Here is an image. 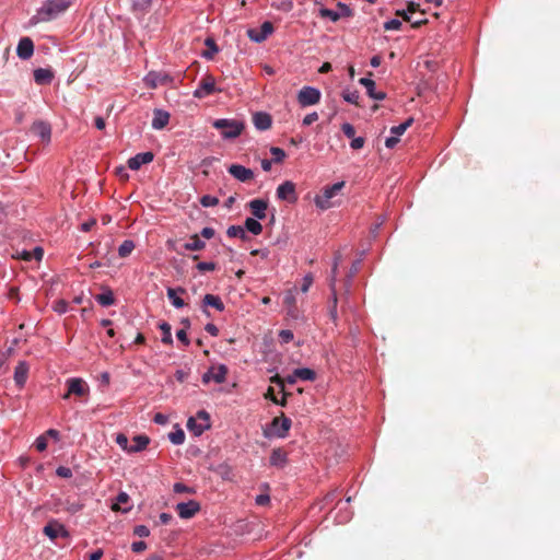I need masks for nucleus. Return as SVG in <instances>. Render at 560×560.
Segmentation results:
<instances>
[{"label":"nucleus","instance_id":"f257e3e1","mask_svg":"<svg viewBox=\"0 0 560 560\" xmlns=\"http://www.w3.org/2000/svg\"><path fill=\"white\" fill-rule=\"evenodd\" d=\"M72 4V0H46L33 18L35 22H48L56 19Z\"/></svg>","mask_w":560,"mask_h":560},{"label":"nucleus","instance_id":"f03ea898","mask_svg":"<svg viewBox=\"0 0 560 560\" xmlns=\"http://www.w3.org/2000/svg\"><path fill=\"white\" fill-rule=\"evenodd\" d=\"M213 128L221 130V135L225 139H234L238 137L245 128L244 122L234 119H217L212 124Z\"/></svg>","mask_w":560,"mask_h":560},{"label":"nucleus","instance_id":"7ed1b4c3","mask_svg":"<svg viewBox=\"0 0 560 560\" xmlns=\"http://www.w3.org/2000/svg\"><path fill=\"white\" fill-rule=\"evenodd\" d=\"M345 182L336 183L329 187H325L319 195H316L314 202L317 208L327 210L335 206L332 198L337 196L343 188Z\"/></svg>","mask_w":560,"mask_h":560},{"label":"nucleus","instance_id":"20e7f679","mask_svg":"<svg viewBox=\"0 0 560 560\" xmlns=\"http://www.w3.org/2000/svg\"><path fill=\"white\" fill-rule=\"evenodd\" d=\"M320 91L313 86H304L298 93V102L302 107L312 106L320 101Z\"/></svg>","mask_w":560,"mask_h":560},{"label":"nucleus","instance_id":"39448f33","mask_svg":"<svg viewBox=\"0 0 560 560\" xmlns=\"http://www.w3.org/2000/svg\"><path fill=\"white\" fill-rule=\"evenodd\" d=\"M214 92H217L215 79L212 74L207 73L201 78L199 85L194 91L192 95L194 97L201 100L213 94Z\"/></svg>","mask_w":560,"mask_h":560},{"label":"nucleus","instance_id":"423d86ee","mask_svg":"<svg viewBox=\"0 0 560 560\" xmlns=\"http://www.w3.org/2000/svg\"><path fill=\"white\" fill-rule=\"evenodd\" d=\"M228 372V366L224 364L212 365L202 375V383L208 384L210 381H214L217 384H222L226 380Z\"/></svg>","mask_w":560,"mask_h":560},{"label":"nucleus","instance_id":"0eeeda50","mask_svg":"<svg viewBox=\"0 0 560 560\" xmlns=\"http://www.w3.org/2000/svg\"><path fill=\"white\" fill-rule=\"evenodd\" d=\"M66 384H67L68 390L63 395V399H68L71 395L81 397L89 393V386L82 378L71 377V378L67 380Z\"/></svg>","mask_w":560,"mask_h":560},{"label":"nucleus","instance_id":"6e6552de","mask_svg":"<svg viewBox=\"0 0 560 560\" xmlns=\"http://www.w3.org/2000/svg\"><path fill=\"white\" fill-rule=\"evenodd\" d=\"M273 30L275 28H273L272 23L269 21H266L261 24L259 30L249 28L247 31V36L249 37L250 40H253L255 43H262L264 40L267 39V37L269 35L272 34Z\"/></svg>","mask_w":560,"mask_h":560},{"label":"nucleus","instance_id":"1a4fd4ad","mask_svg":"<svg viewBox=\"0 0 560 560\" xmlns=\"http://www.w3.org/2000/svg\"><path fill=\"white\" fill-rule=\"evenodd\" d=\"M276 194L278 199L288 201L290 203H293L298 200L295 184L290 180H287L279 185Z\"/></svg>","mask_w":560,"mask_h":560},{"label":"nucleus","instance_id":"9d476101","mask_svg":"<svg viewBox=\"0 0 560 560\" xmlns=\"http://www.w3.org/2000/svg\"><path fill=\"white\" fill-rule=\"evenodd\" d=\"M337 269H338V260H335V264L331 269V277L329 280V288L331 290V305L329 306V316L330 318L336 322L337 320V292H336V276H337Z\"/></svg>","mask_w":560,"mask_h":560},{"label":"nucleus","instance_id":"9b49d317","mask_svg":"<svg viewBox=\"0 0 560 560\" xmlns=\"http://www.w3.org/2000/svg\"><path fill=\"white\" fill-rule=\"evenodd\" d=\"M179 517L188 520L194 517L200 511L199 502L190 500L188 502H180L175 506Z\"/></svg>","mask_w":560,"mask_h":560},{"label":"nucleus","instance_id":"f8f14e48","mask_svg":"<svg viewBox=\"0 0 560 560\" xmlns=\"http://www.w3.org/2000/svg\"><path fill=\"white\" fill-rule=\"evenodd\" d=\"M173 79L164 72L151 71L144 78V83L151 89H156L160 85L172 83Z\"/></svg>","mask_w":560,"mask_h":560},{"label":"nucleus","instance_id":"ddd939ff","mask_svg":"<svg viewBox=\"0 0 560 560\" xmlns=\"http://www.w3.org/2000/svg\"><path fill=\"white\" fill-rule=\"evenodd\" d=\"M31 131L35 136L40 138V140L44 143H49L50 142V139H51V126H50V124H48L46 121H43V120L35 121V122H33V125L31 127Z\"/></svg>","mask_w":560,"mask_h":560},{"label":"nucleus","instance_id":"4468645a","mask_svg":"<svg viewBox=\"0 0 560 560\" xmlns=\"http://www.w3.org/2000/svg\"><path fill=\"white\" fill-rule=\"evenodd\" d=\"M291 419L287 418L283 413L280 417L273 418L271 422L273 434L284 438L291 428Z\"/></svg>","mask_w":560,"mask_h":560},{"label":"nucleus","instance_id":"2eb2a0df","mask_svg":"<svg viewBox=\"0 0 560 560\" xmlns=\"http://www.w3.org/2000/svg\"><path fill=\"white\" fill-rule=\"evenodd\" d=\"M228 171L234 178L242 183L250 182L254 178V172L240 164H232Z\"/></svg>","mask_w":560,"mask_h":560},{"label":"nucleus","instance_id":"dca6fc26","mask_svg":"<svg viewBox=\"0 0 560 560\" xmlns=\"http://www.w3.org/2000/svg\"><path fill=\"white\" fill-rule=\"evenodd\" d=\"M18 56L23 59H30L34 54V43L30 37H22L16 48Z\"/></svg>","mask_w":560,"mask_h":560},{"label":"nucleus","instance_id":"f3484780","mask_svg":"<svg viewBox=\"0 0 560 560\" xmlns=\"http://www.w3.org/2000/svg\"><path fill=\"white\" fill-rule=\"evenodd\" d=\"M153 159H154V155L152 152L148 151V152L138 153L128 160V167L130 170L137 171L142 165L152 162Z\"/></svg>","mask_w":560,"mask_h":560},{"label":"nucleus","instance_id":"a211bd4d","mask_svg":"<svg viewBox=\"0 0 560 560\" xmlns=\"http://www.w3.org/2000/svg\"><path fill=\"white\" fill-rule=\"evenodd\" d=\"M248 207L256 219L262 220L266 218V210L268 208V202L266 200L253 199L248 202Z\"/></svg>","mask_w":560,"mask_h":560},{"label":"nucleus","instance_id":"6ab92c4d","mask_svg":"<svg viewBox=\"0 0 560 560\" xmlns=\"http://www.w3.org/2000/svg\"><path fill=\"white\" fill-rule=\"evenodd\" d=\"M253 124L258 130L265 131L271 128L272 118L267 113L258 112L253 116Z\"/></svg>","mask_w":560,"mask_h":560},{"label":"nucleus","instance_id":"aec40b11","mask_svg":"<svg viewBox=\"0 0 560 560\" xmlns=\"http://www.w3.org/2000/svg\"><path fill=\"white\" fill-rule=\"evenodd\" d=\"M359 83L362 84L366 89L368 95L371 98L382 101L386 97V93L375 91V82L372 79L361 78L359 80Z\"/></svg>","mask_w":560,"mask_h":560},{"label":"nucleus","instance_id":"412c9836","mask_svg":"<svg viewBox=\"0 0 560 560\" xmlns=\"http://www.w3.org/2000/svg\"><path fill=\"white\" fill-rule=\"evenodd\" d=\"M28 375V365L25 361H20L14 370V381L15 384L20 387H22Z\"/></svg>","mask_w":560,"mask_h":560},{"label":"nucleus","instance_id":"4be33fe9","mask_svg":"<svg viewBox=\"0 0 560 560\" xmlns=\"http://www.w3.org/2000/svg\"><path fill=\"white\" fill-rule=\"evenodd\" d=\"M170 121V114L162 109H155L152 119V127L154 129H163Z\"/></svg>","mask_w":560,"mask_h":560},{"label":"nucleus","instance_id":"5701e85b","mask_svg":"<svg viewBox=\"0 0 560 560\" xmlns=\"http://www.w3.org/2000/svg\"><path fill=\"white\" fill-rule=\"evenodd\" d=\"M54 78V73L49 69L38 68L34 70V80L37 84H49Z\"/></svg>","mask_w":560,"mask_h":560},{"label":"nucleus","instance_id":"b1692460","mask_svg":"<svg viewBox=\"0 0 560 560\" xmlns=\"http://www.w3.org/2000/svg\"><path fill=\"white\" fill-rule=\"evenodd\" d=\"M187 428L196 436H199L205 432V430L210 428V422H198L196 418H189L187 421Z\"/></svg>","mask_w":560,"mask_h":560},{"label":"nucleus","instance_id":"393cba45","mask_svg":"<svg viewBox=\"0 0 560 560\" xmlns=\"http://www.w3.org/2000/svg\"><path fill=\"white\" fill-rule=\"evenodd\" d=\"M130 444L129 453L141 452L147 448L150 443V439L147 435H136Z\"/></svg>","mask_w":560,"mask_h":560},{"label":"nucleus","instance_id":"a878e982","mask_svg":"<svg viewBox=\"0 0 560 560\" xmlns=\"http://www.w3.org/2000/svg\"><path fill=\"white\" fill-rule=\"evenodd\" d=\"M269 460L272 466L283 467L287 463V453L281 448H275Z\"/></svg>","mask_w":560,"mask_h":560},{"label":"nucleus","instance_id":"bb28decb","mask_svg":"<svg viewBox=\"0 0 560 560\" xmlns=\"http://www.w3.org/2000/svg\"><path fill=\"white\" fill-rule=\"evenodd\" d=\"M202 302H203L205 306H212L219 312L224 311V304H223L222 300L220 299V296H218V295L206 294L203 296Z\"/></svg>","mask_w":560,"mask_h":560},{"label":"nucleus","instance_id":"cd10ccee","mask_svg":"<svg viewBox=\"0 0 560 560\" xmlns=\"http://www.w3.org/2000/svg\"><path fill=\"white\" fill-rule=\"evenodd\" d=\"M178 292L185 293V290L183 288H177V289L168 288L167 289V298L171 300L172 304L175 307L180 308L185 305V302L182 298H179L177 295Z\"/></svg>","mask_w":560,"mask_h":560},{"label":"nucleus","instance_id":"c85d7f7f","mask_svg":"<svg viewBox=\"0 0 560 560\" xmlns=\"http://www.w3.org/2000/svg\"><path fill=\"white\" fill-rule=\"evenodd\" d=\"M205 246V242L200 240L198 234L191 235L189 242L184 244L186 250H201Z\"/></svg>","mask_w":560,"mask_h":560},{"label":"nucleus","instance_id":"c756f323","mask_svg":"<svg viewBox=\"0 0 560 560\" xmlns=\"http://www.w3.org/2000/svg\"><path fill=\"white\" fill-rule=\"evenodd\" d=\"M244 229L250 232L254 235H259L262 232V225L259 223L258 219L247 218L244 223Z\"/></svg>","mask_w":560,"mask_h":560},{"label":"nucleus","instance_id":"7c9ffc66","mask_svg":"<svg viewBox=\"0 0 560 560\" xmlns=\"http://www.w3.org/2000/svg\"><path fill=\"white\" fill-rule=\"evenodd\" d=\"M129 501V495L126 492H120L117 498L116 502L112 505L113 511H122L128 512L130 508H122V504H127Z\"/></svg>","mask_w":560,"mask_h":560},{"label":"nucleus","instance_id":"2f4dec72","mask_svg":"<svg viewBox=\"0 0 560 560\" xmlns=\"http://www.w3.org/2000/svg\"><path fill=\"white\" fill-rule=\"evenodd\" d=\"M95 300L103 306H110L115 303V298L112 290H106L104 293L97 294Z\"/></svg>","mask_w":560,"mask_h":560},{"label":"nucleus","instance_id":"473e14b6","mask_svg":"<svg viewBox=\"0 0 560 560\" xmlns=\"http://www.w3.org/2000/svg\"><path fill=\"white\" fill-rule=\"evenodd\" d=\"M295 376L302 381H314L316 378V373L314 370L308 368L295 369Z\"/></svg>","mask_w":560,"mask_h":560},{"label":"nucleus","instance_id":"72a5a7b5","mask_svg":"<svg viewBox=\"0 0 560 560\" xmlns=\"http://www.w3.org/2000/svg\"><path fill=\"white\" fill-rule=\"evenodd\" d=\"M159 328L161 329L163 336H162V342L165 345H172L173 338L171 332V325L166 322H162L159 324Z\"/></svg>","mask_w":560,"mask_h":560},{"label":"nucleus","instance_id":"f704fd0d","mask_svg":"<svg viewBox=\"0 0 560 560\" xmlns=\"http://www.w3.org/2000/svg\"><path fill=\"white\" fill-rule=\"evenodd\" d=\"M133 249H135V243L130 240H126L118 247V254L120 257L124 258V257L129 256Z\"/></svg>","mask_w":560,"mask_h":560},{"label":"nucleus","instance_id":"c9c22d12","mask_svg":"<svg viewBox=\"0 0 560 560\" xmlns=\"http://www.w3.org/2000/svg\"><path fill=\"white\" fill-rule=\"evenodd\" d=\"M228 236L230 237H240L245 240L247 237L245 229L241 225H231L226 231Z\"/></svg>","mask_w":560,"mask_h":560},{"label":"nucleus","instance_id":"e433bc0d","mask_svg":"<svg viewBox=\"0 0 560 560\" xmlns=\"http://www.w3.org/2000/svg\"><path fill=\"white\" fill-rule=\"evenodd\" d=\"M62 529V526L60 525H57V524H48L44 527V533L45 535H47L49 538L51 539H55L58 537L59 535V532Z\"/></svg>","mask_w":560,"mask_h":560},{"label":"nucleus","instance_id":"4c0bfd02","mask_svg":"<svg viewBox=\"0 0 560 560\" xmlns=\"http://www.w3.org/2000/svg\"><path fill=\"white\" fill-rule=\"evenodd\" d=\"M412 121H413L412 118H409L405 122H402V124H400L398 126L392 127L390 132L394 136L399 137V136H401L408 129V127L411 126Z\"/></svg>","mask_w":560,"mask_h":560},{"label":"nucleus","instance_id":"58836bf2","mask_svg":"<svg viewBox=\"0 0 560 560\" xmlns=\"http://www.w3.org/2000/svg\"><path fill=\"white\" fill-rule=\"evenodd\" d=\"M170 441L175 445H180L185 441V433L182 429H177L168 434Z\"/></svg>","mask_w":560,"mask_h":560},{"label":"nucleus","instance_id":"ea45409f","mask_svg":"<svg viewBox=\"0 0 560 560\" xmlns=\"http://www.w3.org/2000/svg\"><path fill=\"white\" fill-rule=\"evenodd\" d=\"M342 97L346 102L348 103H351V104H354V105H359V92L358 91H345L342 93Z\"/></svg>","mask_w":560,"mask_h":560},{"label":"nucleus","instance_id":"a19ab883","mask_svg":"<svg viewBox=\"0 0 560 560\" xmlns=\"http://www.w3.org/2000/svg\"><path fill=\"white\" fill-rule=\"evenodd\" d=\"M319 15L322 18L330 19L332 22H336L341 18V14H339L337 11H334V10H330L327 8H322L319 10Z\"/></svg>","mask_w":560,"mask_h":560},{"label":"nucleus","instance_id":"79ce46f5","mask_svg":"<svg viewBox=\"0 0 560 560\" xmlns=\"http://www.w3.org/2000/svg\"><path fill=\"white\" fill-rule=\"evenodd\" d=\"M116 443L126 452L129 453L130 444L126 434L118 433L115 439Z\"/></svg>","mask_w":560,"mask_h":560},{"label":"nucleus","instance_id":"37998d69","mask_svg":"<svg viewBox=\"0 0 560 560\" xmlns=\"http://www.w3.org/2000/svg\"><path fill=\"white\" fill-rule=\"evenodd\" d=\"M270 153L272 154L273 162L276 163H281L285 158V152L278 147H272L270 149Z\"/></svg>","mask_w":560,"mask_h":560},{"label":"nucleus","instance_id":"c03bdc74","mask_svg":"<svg viewBox=\"0 0 560 560\" xmlns=\"http://www.w3.org/2000/svg\"><path fill=\"white\" fill-rule=\"evenodd\" d=\"M200 203L203 206V207H214L219 203V199L214 196H210V195H205L201 197L200 199Z\"/></svg>","mask_w":560,"mask_h":560},{"label":"nucleus","instance_id":"a18cd8bd","mask_svg":"<svg viewBox=\"0 0 560 560\" xmlns=\"http://www.w3.org/2000/svg\"><path fill=\"white\" fill-rule=\"evenodd\" d=\"M402 26L401 21L399 20H390L384 23V30L385 31H399Z\"/></svg>","mask_w":560,"mask_h":560},{"label":"nucleus","instance_id":"49530a36","mask_svg":"<svg viewBox=\"0 0 560 560\" xmlns=\"http://www.w3.org/2000/svg\"><path fill=\"white\" fill-rule=\"evenodd\" d=\"M52 308L55 312L63 314L68 311V302L65 300H57L55 301Z\"/></svg>","mask_w":560,"mask_h":560},{"label":"nucleus","instance_id":"de8ad7c7","mask_svg":"<svg viewBox=\"0 0 560 560\" xmlns=\"http://www.w3.org/2000/svg\"><path fill=\"white\" fill-rule=\"evenodd\" d=\"M173 490L175 493H195V490L182 482H177L174 485Z\"/></svg>","mask_w":560,"mask_h":560},{"label":"nucleus","instance_id":"09e8293b","mask_svg":"<svg viewBox=\"0 0 560 560\" xmlns=\"http://www.w3.org/2000/svg\"><path fill=\"white\" fill-rule=\"evenodd\" d=\"M197 269L201 272H205V271H212L215 269V264L212 262V261H202V262H199L197 266Z\"/></svg>","mask_w":560,"mask_h":560},{"label":"nucleus","instance_id":"8fccbe9b","mask_svg":"<svg viewBox=\"0 0 560 560\" xmlns=\"http://www.w3.org/2000/svg\"><path fill=\"white\" fill-rule=\"evenodd\" d=\"M35 447L38 452H44L47 448L46 435H40L35 441Z\"/></svg>","mask_w":560,"mask_h":560},{"label":"nucleus","instance_id":"3c124183","mask_svg":"<svg viewBox=\"0 0 560 560\" xmlns=\"http://www.w3.org/2000/svg\"><path fill=\"white\" fill-rule=\"evenodd\" d=\"M133 534L139 537H148L150 535V529L145 525H137L133 529Z\"/></svg>","mask_w":560,"mask_h":560},{"label":"nucleus","instance_id":"603ef678","mask_svg":"<svg viewBox=\"0 0 560 560\" xmlns=\"http://www.w3.org/2000/svg\"><path fill=\"white\" fill-rule=\"evenodd\" d=\"M341 130L342 132L345 133L346 137L348 138H353L354 135H355V129L354 127L349 124V122H345L342 126H341Z\"/></svg>","mask_w":560,"mask_h":560},{"label":"nucleus","instance_id":"864d4df0","mask_svg":"<svg viewBox=\"0 0 560 560\" xmlns=\"http://www.w3.org/2000/svg\"><path fill=\"white\" fill-rule=\"evenodd\" d=\"M279 338L281 342L288 343L293 339V332L289 329H283L279 332Z\"/></svg>","mask_w":560,"mask_h":560},{"label":"nucleus","instance_id":"5fc2aeb1","mask_svg":"<svg viewBox=\"0 0 560 560\" xmlns=\"http://www.w3.org/2000/svg\"><path fill=\"white\" fill-rule=\"evenodd\" d=\"M337 7L339 9L338 13L341 14V16H352L353 12L347 4L339 2Z\"/></svg>","mask_w":560,"mask_h":560},{"label":"nucleus","instance_id":"6e6d98bb","mask_svg":"<svg viewBox=\"0 0 560 560\" xmlns=\"http://www.w3.org/2000/svg\"><path fill=\"white\" fill-rule=\"evenodd\" d=\"M56 474H57V476H59L61 478H70V477H72L71 469L68 468V467H65V466L58 467L57 470H56Z\"/></svg>","mask_w":560,"mask_h":560},{"label":"nucleus","instance_id":"4d7b16f0","mask_svg":"<svg viewBox=\"0 0 560 560\" xmlns=\"http://www.w3.org/2000/svg\"><path fill=\"white\" fill-rule=\"evenodd\" d=\"M313 283V277L311 273L306 275L304 278H303V283H302V287H301V291L303 293H306L310 289V287L312 285Z\"/></svg>","mask_w":560,"mask_h":560},{"label":"nucleus","instance_id":"13d9d810","mask_svg":"<svg viewBox=\"0 0 560 560\" xmlns=\"http://www.w3.org/2000/svg\"><path fill=\"white\" fill-rule=\"evenodd\" d=\"M365 143V140L364 138L362 137H358V138H352V141L350 143V147L353 149V150H359V149H362L363 145Z\"/></svg>","mask_w":560,"mask_h":560},{"label":"nucleus","instance_id":"bf43d9fd","mask_svg":"<svg viewBox=\"0 0 560 560\" xmlns=\"http://www.w3.org/2000/svg\"><path fill=\"white\" fill-rule=\"evenodd\" d=\"M318 119V114L316 112H313L311 114H307L303 119V125L310 126L313 122H315Z\"/></svg>","mask_w":560,"mask_h":560},{"label":"nucleus","instance_id":"052dcab7","mask_svg":"<svg viewBox=\"0 0 560 560\" xmlns=\"http://www.w3.org/2000/svg\"><path fill=\"white\" fill-rule=\"evenodd\" d=\"M145 549H147V544L144 541H141V540L140 541H135L131 545V550L133 552H137V553L142 552Z\"/></svg>","mask_w":560,"mask_h":560},{"label":"nucleus","instance_id":"680f3d73","mask_svg":"<svg viewBox=\"0 0 560 560\" xmlns=\"http://www.w3.org/2000/svg\"><path fill=\"white\" fill-rule=\"evenodd\" d=\"M176 337L179 341H182L185 346H188L189 345V339L187 337V332H186V329L183 328V329H179L177 330L176 332Z\"/></svg>","mask_w":560,"mask_h":560},{"label":"nucleus","instance_id":"e2e57ef3","mask_svg":"<svg viewBox=\"0 0 560 560\" xmlns=\"http://www.w3.org/2000/svg\"><path fill=\"white\" fill-rule=\"evenodd\" d=\"M200 235L207 240H210L214 236V230L212 228H203L200 232Z\"/></svg>","mask_w":560,"mask_h":560},{"label":"nucleus","instance_id":"0e129e2a","mask_svg":"<svg viewBox=\"0 0 560 560\" xmlns=\"http://www.w3.org/2000/svg\"><path fill=\"white\" fill-rule=\"evenodd\" d=\"M270 501V497L268 494H259L256 497V503L258 505H266Z\"/></svg>","mask_w":560,"mask_h":560},{"label":"nucleus","instance_id":"69168bd1","mask_svg":"<svg viewBox=\"0 0 560 560\" xmlns=\"http://www.w3.org/2000/svg\"><path fill=\"white\" fill-rule=\"evenodd\" d=\"M395 14L400 16L405 22H411V16L407 10H397Z\"/></svg>","mask_w":560,"mask_h":560},{"label":"nucleus","instance_id":"338daca9","mask_svg":"<svg viewBox=\"0 0 560 560\" xmlns=\"http://www.w3.org/2000/svg\"><path fill=\"white\" fill-rule=\"evenodd\" d=\"M398 142H399V138L396 137V136H393V137H389V138L386 139L385 145L388 149H393Z\"/></svg>","mask_w":560,"mask_h":560},{"label":"nucleus","instance_id":"774afa93","mask_svg":"<svg viewBox=\"0 0 560 560\" xmlns=\"http://www.w3.org/2000/svg\"><path fill=\"white\" fill-rule=\"evenodd\" d=\"M206 331L209 332L211 336H218L219 329L214 324H207L205 327Z\"/></svg>","mask_w":560,"mask_h":560}]
</instances>
